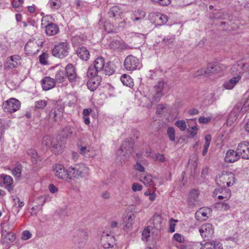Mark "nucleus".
<instances>
[{
  "label": "nucleus",
  "mask_w": 249,
  "mask_h": 249,
  "mask_svg": "<svg viewBox=\"0 0 249 249\" xmlns=\"http://www.w3.org/2000/svg\"><path fill=\"white\" fill-rule=\"evenodd\" d=\"M134 142L130 139H126L122 143L120 148L116 152L117 158H120V161L126 160L133 151Z\"/></svg>",
  "instance_id": "obj_1"
},
{
  "label": "nucleus",
  "mask_w": 249,
  "mask_h": 249,
  "mask_svg": "<svg viewBox=\"0 0 249 249\" xmlns=\"http://www.w3.org/2000/svg\"><path fill=\"white\" fill-rule=\"evenodd\" d=\"M215 182L219 186H232L235 182L234 175L231 172H223L216 177Z\"/></svg>",
  "instance_id": "obj_2"
},
{
  "label": "nucleus",
  "mask_w": 249,
  "mask_h": 249,
  "mask_svg": "<svg viewBox=\"0 0 249 249\" xmlns=\"http://www.w3.org/2000/svg\"><path fill=\"white\" fill-rule=\"evenodd\" d=\"M70 48V46L67 41L59 42L52 49V55L55 57L62 59L69 54Z\"/></svg>",
  "instance_id": "obj_3"
},
{
  "label": "nucleus",
  "mask_w": 249,
  "mask_h": 249,
  "mask_svg": "<svg viewBox=\"0 0 249 249\" xmlns=\"http://www.w3.org/2000/svg\"><path fill=\"white\" fill-rule=\"evenodd\" d=\"M70 173L72 178H79L88 177L89 175V169L84 164H77L70 167Z\"/></svg>",
  "instance_id": "obj_4"
},
{
  "label": "nucleus",
  "mask_w": 249,
  "mask_h": 249,
  "mask_svg": "<svg viewBox=\"0 0 249 249\" xmlns=\"http://www.w3.org/2000/svg\"><path fill=\"white\" fill-rule=\"evenodd\" d=\"M105 60L102 56L97 57L94 61L93 66H90L87 71V76H96L101 73L105 65Z\"/></svg>",
  "instance_id": "obj_5"
},
{
  "label": "nucleus",
  "mask_w": 249,
  "mask_h": 249,
  "mask_svg": "<svg viewBox=\"0 0 249 249\" xmlns=\"http://www.w3.org/2000/svg\"><path fill=\"white\" fill-rule=\"evenodd\" d=\"M53 171L55 176L58 178L65 180L68 182L72 179L71 173H70V168L68 170L61 164H56L53 167Z\"/></svg>",
  "instance_id": "obj_6"
},
{
  "label": "nucleus",
  "mask_w": 249,
  "mask_h": 249,
  "mask_svg": "<svg viewBox=\"0 0 249 249\" xmlns=\"http://www.w3.org/2000/svg\"><path fill=\"white\" fill-rule=\"evenodd\" d=\"M124 65L125 69L129 71L140 69L141 65L139 59L132 55H128L125 58Z\"/></svg>",
  "instance_id": "obj_7"
},
{
  "label": "nucleus",
  "mask_w": 249,
  "mask_h": 249,
  "mask_svg": "<svg viewBox=\"0 0 249 249\" xmlns=\"http://www.w3.org/2000/svg\"><path fill=\"white\" fill-rule=\"evenodd\" d=\"M20 103L19 101L15 98H11L2 104V107L5 112L13 113L19 109Z\"/></svg>",
  "instance_id": "obj_8"
},
{
  "label": "nucleus",
  "mask_w": 249,
  "mask_h": 249,
  "mask_svg": "<svg viewBox=\"0 0 249 249\" xmlns=\"http://www.w3.org/2000/svg\"><path fill=\"white\" fill-rule=\"evenodd\" d=\"M226 69V67L221 63L214 62L208 64L207 69L204 72L207 76L219 73Z\"/></svg>",
  "instance_id": "obj_9"
},
{
  "label": "nucleus",
  "mask_w": 249,
  "mask_h": 249,
  "mask_svg": "<svg viewBox=\"0 0 249 249\" xmlns=\"http://www.w3.org/2000/svg\"><path fill=\"white\" fill-rule=\"evenodd\" d=\"M199 195V192L197 190L192 189L189 193L187 197V204L191 208H193L197 206L199 203L198 196Z\"/></svg>",
  "instance_id": "obj_10"
},
{
  "label": "nucleus",
  "mask_w": 249,
  "mask_h": 249,
  "mask_svg": "<svg viewBox=\"0 0 249 249\" xmlns=\"http://www.w3.org/2000/svg\"><path fill=\"white\" fill-rule=\"evenodd\" d=\"M199 232L203 238L211 237L214 233L213 226L210 223L203 224L199 229Z\"/></svg>",
  "instance_id": "obj_11"
},
{
  "label": "nucleus",
  "mask_w": 249,
  "mask_h": 249,
  "mask_svg": "<svg viewBox=\"0 0 249 249\" xmlns=\"http://www.w3.org/2000/svg\"><path fill=\"white\" fill-rule=\"evenodd\" d=\"M109 48L114 51H123L128 49L129 46L121 39H113L109 44Z\"/></svg>",
  "instance_id": "obj_12"
},
{
  "label": "nucleus",
  "mask_w": 249,
  "mask_h": 249,
  "mask_svg": "<svg viewBox=\"0 0 249 249\" xmlns=\"http://www.w3.org/2000/svg\"><path fill=\"white\" fill-rule=\"evenodd\" d=\"M88 239V233L84 230L77 231L72 238V241L76 244L84 243Z\"/></svg>",
  "instance_id": "obj_13"
},
{
  "label": "nucleus",
  "mask_w": 249,
  "mask_h": 249,
  "mask_svg": "<svg viewBox=\"0 0 249 249\" xmlns=\"http://www.w3.org/2000/svg\"><path fill=\"white\" fill-rule=\"evenodd\" d=\"M90 79L87 82L88 89L91 91H94L101 82V76L96 74V76H87Z\"/></svg>",
  "instance_id": "obj_14"
},
{
  "label": "nucleus",
  "mask_w": 249,
  "mask_h": 249,
  "mask_svg": "<svg viewBox=\"0 0 249 249\" xmlns=\"http://www.w3.org/2000/svg\"><path fill=\"white\" fill-rule=\"evenodd\" d=\"M1 240L3 243L10 244L16 239V235L13 232L7 231L3 228H1Z\"/></svg>",
  "instance_id": "obj_15"
},
{
  "label": "nucleus",
  "mask_w": 249,
  "mask_h": 249,
  "mask_svg": "<svg viewBox=\"0 0 249 249\" xmlns=\"http://www.w3.org/2000/svg\"><path fill=\"white\" fill-rule=\"evenodd\" d=\"M66 76L70 82H74L77 78L75 68L72 64H68L65 68Z\"/></svg>",
  "instance_id": "obj_16"
},
{
  "label": "nucleus",
  "mask_w": 249,
  "mask_h": 249,
  "mask_svg": "<svg viewBox=\"0 0 249 249\" xmlns=\"http://www.w3.org/2000/svg\"><path fill=\"white\" fill-rule=\"evenodd\" d=\"M246 65L245 63L238 62L234 64L231 68V72L234 74L240 75L244 73L246 70Z\"/></svg>",
  "instance_id": "obj_17"
},
{
  "label": "nucleus",
  "mask_w": 249,
  "mask_h": 249,
  "mask_svg": "<svg viewBox=\"0 0 249 249\" xmlns=\"http://www.w3.org/2000/svg\"><path fill=\"white\" fill-rule=\"evenodd\" d=\"M20 57L18 55L11 56L8 59L4 65L5 69H13L16 68L19 64Z\"/></svg>",
  "instance_id": "obj_18"
},
{
  "label": "nucleus",
  "mask_w": 249,
  "mask_h": 249,
  "mask_svg": "<svg viewBox=\"0 0 249 249\" xmlns=\"http://www.w3.org/2000/svg\"><path fill=\"white\" fill-rule=\"evenodd\" d=\"M240 157V155L237 151L230 149L227 152L225 160L227 162L232 163L238 160Z\"/></svg>",
  "instance_id": "obj_19"
},
{
  "label": "nucleus",
  "mask_w": 249,
  "mask_h": 249,
  "mask_svg": "<svg viewBox=\"0 0 249 249\" xmlns=\"http://www.w3.org/2000/svg\"><path fill=\"white\" fill-rule=\"evenodd\" d=\"M166 220L161 215L156 214L153 217V228L158 230L162 229L165 225Z\"/></svg>",
  "instance_id": "obj_20"
},
{
  "label": "nucleus",
  "mask_w": 249,
  "mask_h": 249,
  "mask_svg": "<svg viewBox=\"0 0 249 249\" xmlns=\"http://www.w3.org/2000/svg\"><path fill=\"white\" fill-rule=\"evenodd\" d=\"M212 211L211 208H200L197 211L195 214V217L196 220L199 221H204L208 218V214Z\"/></svg>",
  "instance_id": "obj_21"
},
{
  "label": "nucleus",
  "mask_w": 249,
  "mask_h": 249,
  "mask_svg": "<svg viewBox=\"0 0 249 249\" xmlns=\"http://www.w3.org/2000/svg\"><path fill=\"white\" fill-rule=\"evenodd\" d=\"M76 52L77 56L81 60L88 61L89 59L90 53L86 47H79L77 48Z\"/></svg>",
  "instance_id": "obj_22"
},
{
  "label": "nucleus",
  "mask_w": 249,
  "mask_h": 249,
  "mask_svg": "<svg viewBox=\"0 0 249 249\" xmlns=\"http://www.w3.org/2000/svg\"><path fill=\"white\" fill-rule=\"evenodd\" d=\"M41 85L43 90H48L55 86V82L53 78L46 76L42 79Z\"/></svg>",
  "instance_id": "obj_23"
},
{
  "label": "nucleus",
  "mask_w": 249,
  "mask_h": 249,
  "mask_svg": "<svg viewBox=\"0 0 249 249\" xmlns=\"http://www.w3.org/2000/svg\"><path fill=\"white\" fill-rule=\"evenodd\" d=\"M201 245L200 249H223L221 244L216 241L207 242Z\"/></svg>",
  "instance_id": "obj_24"
},
{
  "label": "nucleus",
  "mask_w": 249,
  "mask_h": 249,
  "mask_svg": "<svg viewBox=\"0 0 249 249\" xmlns=\"http://www.w3.org/2000/svg\"><path fill=\"white\" fill-rule=\"evenodd\" d=\"M45 32L48 36H53L59 32V28L54 23H50L45 25Z\"/></svg>",
  "instance_id": "obj_25"
},
{
  "label": "nucleus",
  "mask_w": 249,
  "mask_h": 249,
  "mask_svg": "<svg viewBox=\"0 0 249 249\" xmlns=\"http://www.w3.org/2000/svg\"><path fill=\"white\" fill-rule=\"evenodd\" d=\"M241 76L240 75H237V76L231 78L229 81L225 82L224 83V87L227 89H232L235 85L241 79Z\"/></svg>",
  "instance_id": "obj_26"
},
{
  "label": "nucleus",
  "mask_w": 249,
  "mask_h": 249,
  "mask_svg": "<svg viewBox=\"0 0 249 249\" xmlns=\"http://www.w3.org/2000/svg\"><path fill=\"white\" fill-rule=\"evenodd\" d=\"M115 71V68L114 65L110 61H108L105 63L104 65V69L101 72V73L105 74L107 75H110L114 73Z\"/></svg>",
  "instance_id": "obj_27"
},
{
  "label": "nucleus",
  "mask_w": 249,
  "mask_h": 249,
  "mask_svg": "<svg viewBox=\"0 0 249 249\" xmlns=\"http://www.w3.org/2000/svg\"><path fill=\"white\" fill-rule=\"evenodd\" d=\"M0 179L3 180L4 184L6 185V188L9 191L12 189L11 185L13 184V180L11 177L6 175H2L0 176Z\"/></svg>",
  "instance_id": "obj_28"
},
{
  "label": "nucleus",
  "mask_w": 249,
  "mask_h": 249,
  "mask_svg": "<svg viewBox=\"0 0 249 249\" xmlns=\"http://www.w3.org/2000/svg\"><path fill=\"white\" fill-rule=\"evenodd\" d=\"M50 148H51L53 153L54 154H58L62 150L60 142L55 139H53Z\"/></svg>",
  "instance_id": "obj_29"
},
{
  "label": "nucleus",
  "mask_w": 249,
  "mask_h": 249,
  "mask_svg": "<svg viewBox=\"0 0 249 249\" xmlns=\"http://www.w3.org/2000/svg\"><path fill=\"white\" fill-rule=\"evenodd\" d=\"M53 139L49 136L46 135L43 137L41 142V148L44 150H47L51 147Z\"/></svg>",
  "instance_id": "obj_30"
},
{
  "label": "nucleus",
  "mask_w": 249,
  "mask_h": 249,
  "mask_svg": "<svg viewBox=\"0 0 249 249\" xmlns=\"http://www.w3.org/2000/svg\"><path fill=\"white\" fill-rule=\"evenodd\" d=\"M140 180L144 184H147L153 187L155 186L151 175L146 174L143 176H142Z\"/></svg>",
  "instance_id": "obj_31"
},
{
  "label": "nucleus",
  "mask_w": 249,
  "mask_h": 249,
  "mask_svg": "<svg viewBox=\"0 0 249 249\" xmlns=\"http://www.w3.org/2000/svg\"><path fill=\"white\" fill-rule=\"evenodd\" d=\"M135 218V216L134 214H127V216L124 218V223L125 227L128 228L131 227L134 223Z\"/></svg>",
  "instance_id": "obj_32"
},
{
  "label": "nucleus",
  "mask_w": 249,
  "mask_h": 249,
  "mask_svg": "<svg viewBox=\"0 0 249 249\" xmlns=\"http://www.w3.org/2000/svg\"><path fill=\"white\" fill-rule=\"evenodd\" d=\"M249 147V142L244 141L239 143L237 147V152L240 155V156Z\"/></svg>",
  "instance_id": "obj_33"
},
{
  "label": "nucleus",
  "mask_w": 249,
  "mask_h": 249,
  "mask_svg": "<svg viewBox=\"0 0 249 249\" xmlns=\"http://www.w3.org/2000/svg\"><path fill=\"white\" fill-rule=\"evenodd\" d=\"M121 81L124 86L131 87L133 85V79L128 75L124 74L122 75L121 77Z\"/></svg>",
  "instance_id": "obj_34"
},
{
  "label": "nucleus",
  "mask_w": 249,
  "mask_h": 249,
  "mask_svg": "<svg viewBox=\"0 0 249 249\" xmlns=\"http://www.w3.org/2000/svg\"><path fill=\"white\" fill-rule=\"evenodd\" d=\"M175 39V36H168L165 37L161 42V44L163 46H169L170 47V45L173 44Z\"/></svg>",
  "instance_id": "obj_35"
},
{
  "label": "nucleus",
  "mask_w": 249,
  "mask_h": 249,
  "mask_svg": "<svg viewBox=\"0 0 249 249\" xmlns=\"http://www.w3.org/2000/svg\"><path fill=\"white\" fill-rule=\"evenodd\" d=\"M239 108L234 107L230 112L227 119V121L229 123H232L235 121L238 116Z\"/></svg>",
  "instance_id": "obj_36"
},
{
  "label": "nucleus",
  "mask_w": 249,
  "mask_h": 249,
  "mask_svg": "<svg viewBox=\"0 0 249 249\" xmlns=\"http://www.w3.org/2000/svg\"><path fill=\"white\" fill-rule=\"evenodd\" d=\"M27 154L31 157L33 163H36L39 160V158L36 150L33 149H28L27 151Z\"/></svg>",
  "instance_id": "obj_37"
},
{
  "label": "nucleus",
  "mask_w": 249,
  "mask_h": 249,
  "mask_svg": "<svg viewBox=\"0 0 249 249\" xmlns=\"http://www.w3.org/2000/svg\"><path fill=\"white\" fill-rule=\"evenodd\" d=\"M66 77L63 71H58L55 73V83H62L66 80Z\"/></svg>",
  "instance_id": "obj_38"
},
{
  "label": "nucleus",
  "mask_w": 249,
  "mask_h": 249,
  "mask_svg": "<svg viewBox=\"0 0 249 249\" xmlns=\"http://www.w3.org/2000/svg\"><path fill=\"white\" fill-rule=\"evenodd\" d=\"M48 4L49 6L53 9H58L61 5L60 0H49Z\"/></svg>",
  "instance_id": "obj_39"
},
{
  "label": "nucleus",
  "mask_w": 249,
  "mask_h": 249,
  "mask_svg": "<svg viewBox=\"0 0 249 249\" xmlns=\"http://www.w3.org/2000/svg\"><path fill=\"white\" fill-rule=\"evenodd\" d=\"M36 45V42H34L32 41H29L25 45L24 50L26 52H27L29 53H32L35 52L32 49V47Z\"/></svg>",
  "instance_id": "obj_40"
},
{
  "label": "nucleus",
  "mask_w": 249,
  "mask_h": 249,
  "mask_svg": "<svg viewBox=\"0 0 249 249\" xmlns=\"http://www.w3.org/2000/svg\"><path fill=\"white\" fill-rule=\"evenodd\" d=\"M47 101L45 100H39L35 103V107L36 109H42L47 106Z\"/></svg>",
  "instance_id": "obj_41"
},
{
  "label": "nucleus",
  "mask_w": 249,
  "mask_h": 249,
  "mask_svg": "<svg viewBox=\"0 0 249 249\" xmlns=\"http://www.w3.org/2000/svg\"><path fill=\"white\" fill-rule=\"evenodd\" d=\"M175 125L182 131L185 130L187 127L186 122L184 120H178L176 121Z\"/></svg>",
  "instance_id": "obj_42"
},
{
  "label": "nucleus",
  "mask_w": 249,
  "mask_h": 249,
  "mask_svg": "<svg viewBox=\"0 0 249 249\" xmlns=\"http://www.w3.org/2000/svg\"><path fill=\"white\" fill-rule=\"evenodd\" d=\"M62 133V135L64 137L68 138L72 134L73 128L70 126H65L63 128Z\"/></svg>",
  "instance_id": "obj_43"
},
{
  "label": "nucleus",
  "mask_w": 249,
  "mask_h": 249,
  "mask_svg": "<svg viewBox=\"0 0 249 249\" xmlns=\"http://www.w3.org/2000/svg\"><path fill=\"white\" fill-rule=\"evenodd\" d=\"M167 134L172 142L175 141V130L174 127H169L167 130Z\"/></svg>",
  "instance_id": "obj_44"
},
{
  "label": "nucleus",
  "mask_w": 249,
  "mask_h": 249,
  "mask_svg": "<svg viewBox=\"0 0 249 249\" xmlns=\"http://www.w3.org/2000/svg\"><path fill=\"white\" fill-rule=\"evenodd\" d=\"M22 166L21 165H17L12 170L13 175L17 178L20 177L21 175Z\"/></svg>",
  "instance_id": "obj_45"
},
{
  "label": "nucleus",
  "mask_w": 249,
  "mask_h": 249,
  "mask_svg": "<svg viewBox=\"0 0 249 249\" xmlns=\"http://www.w3.org/2000/svg\"><path fill=\"white\" fill-rule=\"evenodd\" d=\"M120 11L119 7L118 6H113L109 10L108 15L110 17H114L119 14Z\"/></svg>",
  "instance_id": "obj_46"
},
{
  "label": "nucleus",
  "mask_w": 249,
  "mask_h": 249,
  "mask_svg": "<svg viewBox=\"0 0 249 249\" xmlns=\"http://www.w3.org/2000/svg\"><path fill=\"white\" fill-rule=\"evenodd\" d=\"M165 83L163 81H159L157 84L154 86V88L155 91L163 92V89Z\"/></svg>",
  "instance_id": "obj_47"
},
{
  "label": "nucleus",
  "mask_w": 249,
  "mask_h": 249,
  "mask_svg": "<svg viewBox=\"0 0 249 249\" xmlns=\"http://www.w3.org/2000/svg\"><path fill=\"white\" fill-rule=\"evenodd\" d=\"M197 131V127L196 125L193 126L191 129H187V132L189 133V137L194 138L196 134Z\"/></svg>",
  "instance_id": "obj_48"
},
{
  "label": "nucleus",
  "mask_w": 249,
  "mask_h": 249,
  "mask_svg": "<svg viewBox=\"0 0 249 249\" xmlns=\"http://www.w3.org/2000/svg\"><path fill=\"white\" fill-rule=\"evenodd\" d=\"M156 93L153 96V102H158L160 100L161 97L163 96V92L160 91H155Z\"/></svg>",
  "instance_id": "obj_49"
},
{
  "label": "nucleus",
  "mask_w": 249,
  "mask_h": 249,
  "mask_svg": "<svg viewBox=\"0 0 249 249\" xmlns=\"http://www.w3.org/2000/svg\"><path fill=\"white\" fill-rule=\"evenodd\" d=\"M225 196L222 195H219L218 196L219 199H225V201L229 199L231 197V192L230 189L225 190Z\"/></svg>",
  "instance_id": "obj_50"
},
{
  "label": "nucleus",
  "mask_w": 249,
  "mask_h": 249,
  "mask_svg": "<svg viewBox=\"0 0 249 249\" xmlns=\"http://www.w3.org/2000/svg\"><path fill=\"white\" fill-rule=\"evenodd\" d=\"M157 18V21L159 22L160 24H163L165 23L167 21L166 16L162 14H160V15H158Z\"/></svg>",
  "instance_id": "obj_51"
},
{
  "label": "nucleus",
  "mask_w": 249,
  "mask_h": 249,
  "mask_svg": "<svg viewBox=\"0 0 249 249\" xmlns=\"http://www.w3.org/2000/svg\"><path fill=\"white\" fill-rule=\"evenodd\" d=\"M174 239L178 243H183L184 241V237L179 233H175L173 235Z\"/></svg>",
  "instance_id": "obj_52"
},
{
  "label": "nucleus",
  "mask_w": 249,
  "mask_h": 249,
  "mask_svg": "<svg viewBox=\"0 0 249 249\" xmlns=\"http://www.w3.org/2000/svg\"><path fill=\"white\" fill-rule=\"evenodd\" d=\"M154 2L159 3L162 6H167L171 2V0H151Z\"/></svg>",
  "instance_id": "obj_53"
},
{
  "label": "nucleus",
  "mask_w": 249,
  "mask_h": 249,
  "mask_svg": "<svg viewBox=\"0 0 249 249\" xmlns=\"http://www.w3.org/2000/svg\"><path fill=\"white\" fill-rule=\"evenodd\" d=\"M24 0H13L12 5L13 7L19 8L23 3Z\"/></svg>",
  "instance_id": "obj_54"
},
{
  "label": "nucleus",
  "mask_w": 249,
  "mask_h": 249,
  "mask_svg": "<svg viewBox=\"0 0 249 249\" xmlns=\"http://www.w3.org/2000/svg\"><path fill=\"white\" fill-rule=\"evenodd\" d=\"M134 168L135 170L141 172H144L145 169L144 167L139 161H137L136 164L134 165Z\"/></svg>",
  "instance_id": "obj_55"
},
{
  "label": "nucleus",
  "mask_w": 249,
  "mask_h": 249,
  "mask_svg": "<svg viewBox=\"0 0 249 249\" xmlns=\"http://www.w3.org/2000/svg\"><path fill=\"white\" fill-rule=\"evenodd\" d=\"M32 236V234L28 231H25L22 233V239L26 240L30 239Z\"/></svg>",
  "instance_id": "obj_56"
},
{
  "label": "nucleus",
  "mask_w": 249,
  "mask_h": 249,
  "mask_svg": "<svg viewBox=\"0 0 249 249\" xmlns=\"http://www.w3.org/2000/svg\"><path fill=\"white\" fill-rule=\"evenodd\" d=\"M78 146L80 154L83 155H87L88 153L89 152V150L88 149L86 146H82L81 145H78Z\"/></svg>",
  "instance_id": "obj_57"
},
{
  "label": "nucleus",
  "mask_w": 249,
  "mask_h": 249,
  "mask_svg": "<svg viewBox=\"0 0 249 249\" xmlns=\"http://www.w3.org/2000/svg\"><path fill=\"white\" fill-rule=\"evenodd\" d=\"M142 189V185L138 183H134L132 186V189L134 192L141 191Z\"/></svg>",
  "instance_id": "obj_58"
},
{
  "label": "nucleus",
  "mask_w": 249,
  "mask_h": 249,
  "mask_svg": "<svg viewBox=\"0 0 249 249\" xmlns=\"http://www.w3.org/2000/svg\"><path fill=\"white\" fill-rule=\"evenodd\" d=\"M155 160L163 162L165 160V157L163 154L158 153L155 155Z\"/></svg>",
  "instance_id": "obj_59"
},
{
  "label": "nucleus",
  "mask_w": 249,
  "mask_h": 249,
  "mask_svg": "<svg viewBox=\"0 0 249 249\" xmlns=\"http://www.w3.org/2000/svg\"><path fill=\"white\" fill-rule=\"evenodd\" d=\"M47 54L45 53L41 54L39 56V61L41 64H46L47 63Z\"/></svg>",
  "instance_id": "obj_60"
},
{
  "label": "nucleus",
  "mask_w": 249,
  "mask_h": 249,
  "mask_svg": "<svg viewBox=\"0 0 249 249\" xmlns=\"http://www.w3.org/2000/svg\"><path fill=\"white\" fill-rule=\"evenodd\" d=\"M165 108V106L163 104H159L157 108L156 113L158 115L161 114L163 110Z\"/></svg>",
  "instance_id": "obj_61"
},
{
  "label": "nucleus",
  "mask_w": 249,
  "mask_h": 249,
  "mask_svg": "<svg viewBox=\"0 0 249 249\" xmlns=\"http://www.w3.org/2000/svg\"><path fill=\"white\" fill-rule=\"evenodd\" d=\"M49 189L51 193H56L58 191L57 188L53 184H51L49 185Z\"/></svg>",
  "instance_id": "obj_62"
},
{
  "label": "nucleus",
  "mask_w": 249,
  "mask_h": 249,
  "mask_svg": "<svg viewBox=\"0 0 249 249\" xmlns=\"http://www.w3.org/2000/svg\"><path fill=\"white\" fill-rule=\"evenodd\" d=\"M57 113L56 112V111L55 109H52L50 113V117L52 118L54 121H56V116H57Z\"/></svg>",
  "instance_id": "obj_63"
},
{
  "label": "nucleus",
  "mask_w": 249,
  "mask_h": 249,
  "mask_svg": "<svg viewBox=\"0 0 249 249\" xmlns=\"http://www.w3.org/2000/svg\"><path fill=\"white\" fill-rule=\"evenodd\" d=\"M241 157L244 159H249V147L243 153Z\"/></svg>",
  "instance_id": "obj_64"
}]
</instances>
